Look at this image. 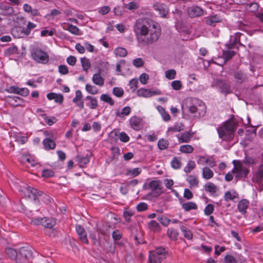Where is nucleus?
<instances>
[{"label": "nucleus", "instance_id": "nucleus-34", "mask_svg": "<svg viewBox=\"0 0 263 263\" xmlns=\"http://www.w3.org/2000/svg\"><path fill=\"white\" fill-rule=\"evenodd\" d=\"M149 228L154 232H159L160 230L159 224L155 220H152L148 223Z\"/></svg>", "mask_w": 263, "mask_h": 263}, {"label": "nucleus", "instance_id": "nucleus-38", "mask_svg": "<svg viewBox=\"0 0 263 263\" xmlns=\"http://www.w3.org/2000/svg\"><path fill=\"white\" fill-rule=\"evenodd\" d=\"M114 53L117 56L125 57L127 54V51L124 48L118 47L114 50Z\"/></svg>", "mask_w": 263, "mask_h": 263}, {"label": "nucleus", "instance_id": "nucleus-43", "mask_svg": "<svg viewBox=\"0 0 263 263\" xmlns=\"http://www.w3.org/2000/svg\"><path fill=\"white\" fill-rule=\"evenodd\" d=\"M180 229L183 233L184 236L188 239H191L192 238V233L191 231L188 230L185 227L183 226H180Z\"/></svg>", "mask_w": 263, "mask_h": 263}, {"label": "nucleus", "instance_id": "nucleus-24", "mask_svg": "<svg viewBox=\"0 0 263 263\" xmlns=\"http://www.w3.org/2000/svg\"><path fill=\"white\" fill-rule=\"evenodd\" d=\"M43 144L46 149H54L55 143L54 141L49 138H46L43 141Z\"/></svg>", "mask_w": 263, "mask_h": 263}, {"label": "nucleus", "instance_id": "nucleus-44", "mask_svg": "<svg viewBox=\"0 0 263 263\" xmlns=\"http://www.w3.org/2000/svg\"><path fill=\"white\" fill-rule=\"evenodd\" d=\"M235 54L234 51L227 50L224 51L223 56L225 61L230 60Z\"/></svg>", "mask_w": 263, "mask_h": 263}, {"label": "nucleus", "instance_id": "nucleus-54", "mask_svg": "<svg viewBox=\"0 0 263 263\" xmlns=\"http://www.w3.org/2000/svg\"><path fill=\"white\" fill-rule=\"evenodd\" d=\"M172 87L174 90H178L180 89L182 87L181 83L180 81H174L171 83Z\"/></svg>", "mask_w": 263, "mask_h": 263}, {"label": "nucleus", "instance_id": "nucleus-16", "mask_svg": "<svg viewBox=\"0 0 263 263\" xmlns=\"http://www.w3.org/2000/svg\"><path fill=\"white\" fill-rule=\"evenodd\" d=\"M91 154H87L85 157L82 156H78L76 158L77 161L78 162L80 167H84L90 161V157Z\"/></svg>", "mask_w": 263, "mask_h": 263}, {"label": "nucleus", "instance_id": "nucleus-18", "mask_svg": "<svg viewBox=\"0 0 263 263\" xmlns=\"http://www.w3.org/2000/svg\"><path fill=\"white\" fill-rule=\"evenodd\" d=\"M6 253L11 259L14 260L16 262L18 257V252L11 248L6 249Z\"/></svg>", "mask_w": 263, "mask_h": 263}, {"label": "nucleus", "instance_id": "nucleus-59", "mask_svg": "<svg viewBox=\"0 0 263 263\" xmlns=\"http://www.w3.org/2000/svg\"><path fill=\"white\" fill-rule=\"evenodd\" d=\"M148 206L144 202H140L137 205V210L138 212H142L147 209Z\"/></svg>", "mask_w": 263, "mask_h": 263}, {"label": "nucleus", "instance_id": "nucleus-37", "mask_svg": "<svg viewBox=\"0 0 263 263\" xmlns=\"http://www.w3.org/2000/svg\"><path fill=\"white\" fill-rule=\"evenodd\" d=\"M141 172V170L140 168H135L133 170H129L126 173V176H132L136 177L140 174Z\"/></svg>", "mask_w": 263, "mask_h": 263}, {"label": "nucleus", "instance_id": "nucleus-62", "mask_svg": "<svg viewBox=\"0 0 263 263\" xmlns=\"http://www.w3.org/2000/svg\"><path fill=\"white\" fill-rule=\"evenodd\" d=\"M225 263H237L235 258L232 255H227L224 257Z\"/></svg>", "mask_w": 263, "mask_h": 263}, {"label": "nucleus", "instance_id": "nucleus-56", "mask_svg": "<svg viewBox=\"0 0 263 263\" xmlns=\"http://www.w3.org/2000/svg\"><path fill=\"white\" fill-rule=\"evenodd\" d=\"M86 105L89 106V107L92 109L96 108L98 106L97 99L96 98H93L91 100H90V103H87Z\"/></svg>", "mask_w": 263, "mask_h": 263}, {"label": "nucleus", "instance_id": "nucleus-23", "mask_svg": "<svg viewBox=\"0 0 263 263\" xmlns=\"http://www.w3.org/2000/svg\"><path fill=\"white\" fill-rule=\"evenodd\" d=\"M141 121V120L140 118L136 116L132 117L129 120L131 126L135 129L139 128Z\"/></svg>", "mask_w": 263, "mask_h": 263}, {"label": "nucleus", "instance_id": "nucleus-52", "mask_svg": "<svg viewBox=\"0 0 263 263\" xmlns=\"http://www.w3.org/2000/svg\"><path fill=\"white\" fill-rule=\"evenodd\" d=\"M112 93L117 97H121L124 94V91L121 88L114 87L112 90Z\"/></svg>", "mask_w": 263, "mask_h": 263}, {"label": "nucleus", "instance_id": "nucleus-42", "mask_svg": "<svg viewBox=\"0 0 263 263\" xmlns=\"http://www.w3.org/2000/svg\"><path fill=\"white\" fill-rule=\"evenodd\" d=\"M18 48L15 46H13L8 48L5 51V54L7 55H11L17 53Z\"/></svg>", "mask_w": 263, "mask_h": 263}, {"label": "nucleus", "instance_id": "nucleus-8", "mask_svg": "<svg viewBox=\"0 0 263 263\" xmlns=\"http://www.w3.org/2000/svg\"><path fill=\"white\" fill-rule=\"evenodd\" d=\"M149 188L152 190L151 195L154 197H158L163 192L162 191V182L160 180H153L149 184Z\"/></svg>", "mask_w": 263, "mask_h": 263}, {"label": "nucleus", "instance_id": "nucleus-19", "mask_svg": "<svg viewBox=\"0 0 263 263\" xmlns=\"http://www.w3.org/2000/svg\"><path fill=\"white\" fill-rule=\"evenodd\" d=\"M155 91H151L149 89L141 88L138 90L137 95L140 97H150L156 94Z\"/></svg>", "mask_w": 263, "mask_h": 263}, {"label": "nucleus", "instance_id": "nucleus-14", "mask_svg": "<svg viewBox=\"0 0 263 263\" xmlns=\"http://www.w3.org/2000/svg\"><path fill=\"white\" fill-rule=\"evenodd\" d=\"M217 85L222 93L227 95L231 92L230 85L229 83L222 81H218Z\"/></svg>", "mask_w": 263, "mask_h": 263}, {"label": "nucleus", "instance_id": "nucleus-40", "mask_svg": "<svg viewBox=\"0 0 263 263\" xmlns=\"http://www.w3.org/2000/svg\"><path fill=\"white\" fill-rule=\"evenodd\" d=\"M85 89L88 92L92 95H96L98 92V90L96 86L89 84L86 85Z\"/></svg>", "mask_w": 263, "mask_h": 263}, {"label": "nucleus", "instance_id": "nucleus-55", "mask_svg": "<svg viewBox=\"0 0 263 263\" xmlns=\"http://www.w3.org/2000/svg\"><path fill=\"white\" fill-rule=\"evenodd\" d=\"M214 209V206L213 204H208L206 206V207L204 210L205 214L206 215H210L211 214H212L213 212Z\"/></svg>", "mask_w": 263, "mask_h": 263}, {"label": "nucleus", "instance_id": "nucleus-50", "mask_svg": "<svg viewBox=\"0 0 263 263\" xmlns=\"http://www.w3.org/2000/svg\"><path fill=\"white\" fill-rule=\"evenodd\" d=\"M116 71H122V74L125 76L130 73V71L129 68H127V67H116Z\"/></svg>", "mask_w": 263, "mask_h": 263}, {"label": "nucleus", "instance_id": "nucleus-26", "mask_svg": "<svg viewBox=\"0 0 263 263\" xmlns=\"http://www.w3.org/2000/svg\"><path fill=\"white\" fill-rule=\"evenodd\" d=\"M64 28V29L68 30L71 33L74 35H79L82 34L80 29L76 26H74L71 24H68L67 28Z\"/></svg>", "mask_w": 263, "mask_h": 263}, {"label": "nucleus", "instance_id": "nucleus-4", "mask_svg": "<svg viewBox=\"0 0 263 263\" xmlns=\"http://www.w3.org/2000/svg\"><path fill=\"white\" fill-rule=\"evenodd\" d=\"M167 252L164 248H158L154 251L150 252L149 263H161L166 257Z\"/></svg>", "mask_w": 263, "mask_h": 263}, {"label": "nucleus", "instance_id": "nucleus-17", "mask_svg": "<svg viewBox=\"0 0 263 263\" xmlns=\"http://www.w3.org/2000/svg\"><path fill=\"white\" fill-rule=\"evenodd\" d=\"M249 204V202L248 200H241L239 202L237 206L238 211L242 214H245L246 213V210L248 207Z\"/></svg>", "mask_w": 263, "mask_h": 263}, {"label": "nucleus", "instance_id": "nucleus-49", "mask_svg": "<svg viewBox=\"0 0 263 263\" xmlns=\"http://www.w3.org/2000/svg\"><path fill=\"white\" fill-rule=\"evenodd\" d=\"M171 165L173 168L175 169H178L180 168L181 163L180 160L178 159L177 158H174L171 162Z\"/></svg>", "mask_w": 263, "mask_h": 263}, {"label": "nucleus", "instance_id": "nucleus-32", "mask_svg": "<svg viewBox=\"0 0 263 263\" xmlns=\"http://www.w3.org/2000/svg\"><path fill=\"white\" fill-rule=\"evenodd\" d=\"M9 98L10 99L9 101L10 103H13L14 105H21V103L23 102V100L20 97H18L17 96H9Z\"/></svg>", "mask_w": 263, "mask_h": 263}, {"label": "nucleus", "instance_id": "nucleus-10", "mask_svg": "<svg viewBox=\"0 0 263 263\" xmlns=\"http://www.w3.org/2000/svg\"><path fill=\"white\" fill-rule=\"evenodd\" d=\"M154 9L158 11L161 16L163 17H166L168 13V9L167 6L164 4L156 3L153 6Z\"/></svg>", "mask_w": 263, "mask_h": 263}, {"label": "nucleus", "instance_id": "nucleus-11", "mask_svg": "<svg viewBox=\"0 0 263 263\" xmlns=\"http://www.w3.org/2000/svg\"><path fill=\"white\" fill-rule=\"evenodd\" d=\"M12 34L16 38L23 37L28 35L26 33L25 27L18 26L15 27L11 30Z\"/></svg>", "mask_w": 263, "mask_h": 263}, {"label": "nucleus", "instance_id": "nucleus-53", "mask_svg": "<svg viewBox=\"0 0 263 263\" xmlns=\"http://www.w3.org/2000/svg\"><path fill=\"white\" fill-rule=\"evenodd\" d=\"M36 27V25L33 23L29 22L25 28L26 33L27 34L29 35L31 32V30Z\"/></svg>", "mask_w": 263, "mask_h": 263}, {"label": "nucleus", "instance_id": "nucleus-21", "mask_svg": "<svg viewBox=\"0 0 263 263\" xmlns=\"http://www.w3.org/2000/svg\"><path fill=\"white\" fill-rule=\"evenodd\" d=\"M42 220V225L46 228H52L55 224V221L51 218L44 217Z\"/></svg>", "mask_w": 263, "mask_h": 263}, {"label": "nucleus", "instance_id": "nucleus-30", "mask_svg": "<svg viewBox=\"0 0 263 263\" xmlns=\"http://www.w3.org/2000/svg\"><path fill=\"white\" fill-rule=\"evenodd\" d=\"M157 108L159 112L161 114L163 119L165 121L170 120L171 117L170 115L165 111V109L163 107L158 106Z\"/></svg>", "mask_w": 263, "mask_h": 263}, {"label": "nucleus", "instance_id": "nucleus-33", "mask_svg": "<svg viewBox=\"0 0 263 263\" xmlns=\"http://www.w3.org/2000/svg\"><path fill=\"white\" fill-rule=\"evenodd\" d=\"M100 99L112 106L114 104V101L112 98L107 94H102L100 97Z\"/></svg>", "mask_w": 263, "mask_h": 263}, {"label": "nucleus", "instance_id": "nucleus-64", "mask_svg": "<svg viewBox=\"0 0 263 263\" xmlns=\"http://www.w3.org/2000/svg\"><path fill=\"white\" fill-rule=\"evenodd\" d=\"M114 11L115 14L118 16H121L124 13V10H123V9L119 6L115 7Z\"/></svg>", "mask_w": 263, "mask_h": 263}, {"label": "nucleus", "instance_id": "nucleus-22", "mask_svg": "<svg viewBox=\"0 0 263 263\" xmlns=\"http://www.w3.org/2000/svg\"><path fill=\"white\" fill-rule=\"evenodd\" d=\"M178 137L179 143H186L190 140L192 135L189 132H185L182 133L180 136L178 135Z\"/></svg>", "mask_w": 263, "mask_h": 263}, {"label": "nucleus", "instance_id": "nucleus-15", "mask_svg": "<svg viewBox=\"0 0 263 263\" xmlns=\"http://www.w3.org/2000/svg\"><path fill=\"white\" fill-rule=\"evenodd\" d=\"M187 12L191 17L199 16L203 14V10L198 6H193L189 8Z\"/></svg>", "mask_w": 263, "mask_h": 263}, {"label": "nucleus", "instance_id": "nucleus-29", "mask_svg": "<svg viewBox=\"0 0 263 263\" xmlns=\"http://www.w3.org/2000/svg\"><path fill=\"white\" fill-rule=\"evenodd\" d=\"M234 76L238 82L240 83L245 81L247 79V75L240 71L234 72Z\"/></svg>", "mask_w": 263, "mask_h": 263}, {"label": "nucleus", "instance_id": "nucleus-25", "mask_svg": "<svg viewBox=\"0 0 263 263\" xmlns=\"http://www.w3.org/2000/svg\"><path fill=\"white\" fill-rule=\"evenodd\" d=\"M214 176L213 171L208 167H204L202 170V177L205 179H210Z\"/></svg>", "mask_w": 263, "mask_h": 263}, {"label": "nucleus", "instance_id": "nucleus-9", "mask_svg": "<svg viewBox=\"0 0 263 263\" xmlns=\"http://www.w3.org/2000/svg\"><path fill=\"white\" fill-rule=\"evenodd\" d=\"M27 195L29 199L33 200L35 203H37L39 201V197L43 195V192L35 189L32 187L28 186L27 189Z\"/></svg>", "mask_w": 263, "mask_h": 263}, {"label": "nucleus", "instance_id": "nucleus-57", "mask_svg": "<svg viewBox=\"0 0 263 263\" xmlns=\"http://www.w3.org/2000/svg\"><path fill=\"white\" fill-rule=\"evenodd\" d=\"M110 10V8L108 6H103L99 8L98 12L101 15L107 14Z\"/></svg>", "mask_w": 263, "mask_h": 263}, {"label": "nucleus", "instance_id": "nucleus-3", "mask_svg": "<svg viewBox=\"0 0 263 263\" xmlns=\"http://www.w3.org/2000/svg\"><path fill=\"white\" fill-rule=\"evenodd\" d=\"M189 112L194 115V117L200 118L203 117L206 113V106L204 103L197 98L191 99L186 105Z\"/></svg>", "mask_w": 263, "mask_h": 263}, {"label": "nucleus", "instance_id": "nucleus-46", "mask_svg": "<svg viewBox=\"0 0 263 263\" xmlns=\"http://www.w3.org/2000/svg\"><path fill=\"white\" fill-rule=\"evenodd\" d=\"M187 181L192 186L198 185V181L195 176L190 175L187 179Z\"/></svg>", "mask_w": 263, "mask_h": 263}, {"label": "nucleus", "instance_id": "nucleus-63", "mask_svg": "<svg viewBox=\"0 0 263 263\" xmlns=\"http://www.w3.org/2000/svg\"><path fill=\"white\" fill-rule=\"evenodd\" d=\"M148 79L149 76L147 74L144 73L140 75L139 80L141 83L143 84H146Z\"/></svg>", "mask_w": 263, "mask_h": 263}, {"label": "nucleus", "instance_id": "nucleus-41", "mask_svg": "<svg viewBox=\"0 0 263 263\" xmlns=\"http://www.w3.org/2000/svg\"><path fill=\"white\" fill-rule=\"evenodd\" d=\"M167 235L171 239L175 240L177 238L178 233L176 230L171 229L168 230Z\"/></svg>", "mask_w": 263, "mask_h": 263}, {"label": "nucleus", "instance_id": "nucleus-6", "mask_svg": "<svg viewBox=\"0 0 263 263\" xmlns=\"http://www.w3.org/2000/svg\"><path fill=\"white\" fill-rule=\"evenodd\" d=\"M18 255L17 263H22L26 260H29L33 257L32 249L28 246L21 247L18 250Z\"/></svg>", "mask_w": 263, "mask_h": 263}, {"label": "nucleus", "instance_id": "nucleus-35", "mask_svg": "<svg viewBox=\"0 0 263 263\" xmlns=\"http://www.w3.org/2000/svg\"><path fill=\"white\" fill-rule=\"evenodd\" d=\"M169 143L167 140L161 139L158 142V146L160 149L164 150L167 148Z\"/></svg>", "mask_w": 263, "mask_h": 263}, {"label": "nucleus", "instance_id": "nucleus-61", "mask_svg": "<svg viewBox=\"0 0 263 263\" xmlns=\"http://www.w3.org/2000/svg\"><path fill=\"white\" fill-rule=\"evenodd\" d=\"M54 175V172L50 170H44L42 172L43 177L48 178Z\"/></svg>", "mask_w": 263, "mask_h": 263}, {"label": "nucleus", "instance_id": "nucleus-51", "mask_svg": "<svg viewBox=\"0 0 263 263\" xmlns=\"http://www.w3.org/2000/svg\"><path fill=\"white\" fill-rule=\"evenodd\" d=\"M165 74L167 79L171 80L175 78L176 72L174 69H170L166 71Z\"/></svg>", "mask_w": 263, "mask_h": 263}, {"label": "nucleus", "instance_id": "nucleus-2", "mask_svg": "<svg viewBox=\"0 0 263 263\" xmlns=\"http://www.w3.org/2000/svg\"><path fill=\"white\" fill-rule=\"evenodd\" d=\"M237 124L231 121L224 123L222 126L217 128L219 137L224 141H231L234 138Z\"/></svg>", "mask_w": 263, "mask_h": 263}, {"label": "nucleus", "instance_id": "nucleus-47", "mask_svg": "<svg viewBox=\"0 0 263 263\" xmlns=\"http://www.w3.org/2000/svg\"><path fill=\"white\" fill-rule=\"evenodd\" d=\"M158 220L163 226H167L171 220L165 216H161L157 218Z\"/></svg>", "mask_w": 263, "mask_h": 263}, {"label": "nucleus", "instance_id": "nucleus-39", "mask_svg": "<svg viewBox=\"0 0 263 263\" xmlns=\"http://www.w3.org/2000/svg\"><path fill=\"white\" fill-rule=\"evenodd\" d=\"M196 166L195 162L194 161L190 160L188 162L187 165L184 167V171L186 173H189Z\"/></svg>", "mask_w": 263, "mask_h": 263}, {"label": "nucleus", "instance_id": "nucleus-20", "mask_svg": "<svg viewBox=\"0 0 263 263\" xmlns=\"http://www.w3.org/2000/svg\"><path fill=\"white\" fill-rule=\"evenodd\" d=\"M100 72L93 74L92 80L95 84L102 86L104 85V79L100 76Z\"/></svg>", "mask_w": 263, "mask_h": 263}, {"label": "nucleus", "instance_id": "nucleus-60", "mask_svg": "<svg viewBox=\"0 0 263 263\" xmlns=\"http://www.w3.org/2000/svg\"><path fill=\"white\" fill-rule=\"evenodd\" d=\"M129 84L130 88L133 89V91H134L138 88V81L137 79H133L130 81Z\"/></svg>", "mask_w": 263, "mask_h": 263}, {"label": "nucleus", "instance_id": "nucleus-27", "mask_svg": "<svg viewBox=\"0 0 263 263\" xmlns=\"http://www.w3.org/2000/svg\"><path fill=\"white\" fill-rule=\"evenodd\" d=\"M182 208L185 211H189L191 210H196L197 209V204L193 202H187L182 204Z\"/></svg>", "mask_w": 263, "mask_h": 263}, {"label": "nucleus", "instance_id": "nucleus-45", "mask_svg": "<svg viewBox=\"0 0 263 263\" xmlns=\"http://www.w3.org/2000/svg\"><path fill=\"white\" fill-rule=\"evenodd\" d=\"M125 7L129 10H135L139 8V5L135 2H131L126 4Z\"/></svg>", "mask_w": 263, "mask_h": 263}, {"label": "nucleus", "instance_id": "nucleus-7", "mask_svg": "<svg viewBox=\"0 0 263 263\" xmlns=\"http://www.w3.org/2000/svg\"><path fill=\"white\" fill-rule=\"evenodd\" d=\"M31 55L35 61L42 64H47L49 61L47 53L39 48L33 49Z\"/></svg>", "mask_w": 263, "mask_h": 263}, {"label": "nucleus", "instance_id": "nucleus-12", "mask_svg": "<svg viewBox=\"0 0 263 263\" xmlns=\"http://www.w3.org/2000/svg\"><path fill=\"white\" fill-rule=\"evenodd\" d=\"M76 229L80 239L85 243L88 244V240L84 229L80 225H77L76 226Z\"/></svg>", "mask_w": 263, "mask_h": 263}, {"label": "nucleus", "instance_id": "nucleus-28", "mask_svg": "<svg viewBox=\"0 0 263 263\" xmlns=\"http://www.w3.org/2000/svg\"><path fill=\"white\" fill-rule=\"evenodd\" d=\"M205 191L213 194L217 191V187L213 183L209 182L205 185Z\"/></svg>", "mask_w": 263, "mask_h": 263}, {"label": "nucleus", "instance_id": "nucleus-58", "mask_svg": "<svg viewBox=\"0 0 263 263\" xmlns=\"http://www.w3.org/2000/svg\"><path fill=\"white\" fill-rule=\"evenodd\" d=\"M134 215V213L131 211L126 210L123 213V216L126 222H129L130 221V217Z\"/></svg>", "mask_w": 263, "mask_h": 263}, {"label": "nucleus", "instance_id": "nucleus-48", "mask_svg": "<svg viewBox=\"0 0 263 263\" xmlns=\"http://www.w3.org/2000/svg\"><path fill=\"white\" fill-rule=\"evenodd\" d=\"M248 9L252 12H256L259 8V4L257 3H252L248 5Z\"/></svg>", "mask_w": 263, "mask_h": 263}, {"label": "nucleus", "instance_id": "nucleus-31", "mask_svg": "<svg viewBox=\"0 0 263 263\" xmlns=\"http://www.w3.org/2000/svg\"><path fill=\"white\" fill-rule=\"evenodd\" d=\"M130 112V108L129 106L124 107L121 111H117L116 115L120 118H123L125 116L128 115Z\"/></svg>", "mask_w": 263, "mask_h": 263}, {"label": "nucleus", "instance_id": "nucleus-36", "mask_svg": "<svg viewBox=\"0 0 263 263\" xmlns=\"http://www.w3.org/2000/svg\"><path fill=\"white\" fill-rule=\"evenodd\" d=\"M179 150L183 153H191L194 150V148L190 145H183L180 147Z\"/></svg>", "mask_w": 263, "mask_h": 263}, {"label": "nucleus", "instance_id": "nucleus-1", "mask_svg": "<svg viewBox=\"0 0 263 263\" xmlns=\"http://www.w3.org/2000/svg\"><path fill=\"white\" fill-rule=\"evenodd\" d=\"M133 31L139 43L143 46L155 42L161 34L159 25L152 21L142 18L136 21Z\"/></svg>", "mask_w": 263, "mask_h": 263}, {"label": "nucleus", "instance_id": "nucleus-13", "mask_svg": "<svg viewBox=\"0 0 263 263\" xmlns=\"http://www.w3.org/2000/svg\"><path fill=\"white\" fill-rule=\"evenodd\" d=\"M222 17L218 14L209 16L205 20V23L209 26H215L216 23L221 22Z\"/></svg>", "mask_w": 263, "mask_h": 263}, {"label": "nucleus", "instance_id": "nucleus-5", "mask_svg": "<svg viewBox=\"0 0 263 263\" xmlns=\"http://www.w3.org/2000/svg\"><path fill=\"white\" fill-rule=\"evenodd\" d=\"M233 163L234 167L232 171V173L235 174V178L237 179V180H239L243 178H246L249 173V170L243 167L239 161L237 162L236 160H234Z\"/></svg>", "mask_w": 263, "mask_h": 263}]
</instances>
